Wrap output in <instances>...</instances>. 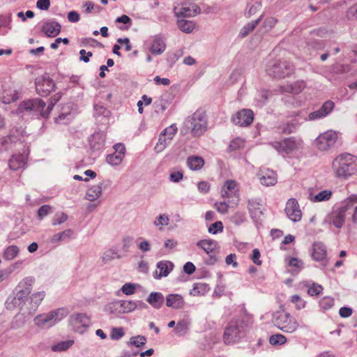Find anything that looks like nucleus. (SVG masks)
<instances>
[{"instance_id":"nucleus-23","label":"nucleus","mask_w":357,"mask_h":357,"mask_svg":"<svg viewBox=\"0 0 357 357\" xmlns=\"http://www.w3.org/2000/svg\"><path fill=\"white\" fill-rule=\"evenodd\" d=\"M185 301L183 296L177 294H169L166 298V305L167 307L174 309H181L184 306Z\"/></svg>"},{"instance_id":"nucleus-9","label":"nucleus","mask_w":357,"mask_h":357,"mask_svg":"<svg viewBox=\"0 0 357 357\" xmlns=\"http://www.w3.org/2000/svg\"><path fill=\"white\" fill-rule=\"evenodd\" d=\"M271 144L278 152L289 154L301 149L303 146V141L294 137H288L280 142H274Z\"/></svg>"},{"instance_id":"nucleus-8","label":"nucleus","mask_w":357,"mask_h":357,"mask_svg":"<svg viewBox=\"0 0 357 357\" xmlns=\"http://www.w3.org/2000/svg\"><path fill=\"white\" fill-rule=\"evenodd\" d=\"M188 121L191 126V132L195 137L203 135L207 130V121L204 112L196 111L190 118Z\"/></svg>"},{"instance_id":"nucleus-50","label":"nucleus","mask_w":357,"mask_h":357,"mask_svg":"<svg viewBox=\"0 0 357 357\" xmlns=\"http://www.w3.org/2000/svg\"><path fill=\"white\" fill-rule=\"evenodd\" d=\"M68 219V215L65 213L61 212L55 214L52 219V225H58L65 222Z\"/></svg>"},{"instance_id":"nucleus-24","label":"nucleus","mask_w":357,"mask_h":357,"mask_svg":"<svg viewBox=\"0 0 357 357\" xmlns=\"http://www.w3.org/2000/svg\"><path fill=\"white\" fill-rule=\"evenodd\" d=\"M156 266V275L158 274V270H159V273L156 278L159 279L162 277H167L169 274V273L173 270L174 264L172 262L169 261L163 260L158 262Z\"/></svg>"},{"instance_id":"nucleus-27","label":"nucleus","mask_w":357,"mask_h":357,"mask_svg":"<svg viewBox=\"0 0 357 357\" xmlns=\"http://www.w3.org/2000/svg\"><path fill=\"white\" fill-rule=\"evenodd\" d=\"M305 83L304 81L299 80L296 81L291 84L287 86H282L281 87L282 91L284 92L298 94L301 93L305 88Z\"/></svg>"},{"instance_id":"nucleus-14","label":"nucleus","mask_w":357,"mask_h":357,"mask_svg":"<svg viewBox=\"0 0 357 357\" xmlns=\"http://www.w3.org/2000/svg\"><path fill=\"white\" fill-rule=\"evenodd\" d=\"M137 303L132 301H117L109 305V310L112 313H129L137 308Z\"/></svg>"},{"instance_id":"nucleus-42","label":"nucleus","mask_w":357,"mask_h":357,"mask_svg":"<svg viewBox=\"0 0 357 357\" xmlns=\"http://www.w3.org/2000/svg\"><path fill=\"white\" fill-rule=\"evenodd\" d=\"M290 301L295 305L297 310L303 309L306 305V301H304L299 295L295 294L290 297Z\"/></svg>"},{"instance_id":"nucleus-34","label":"nucleus","mask_w":357,"mask_h":357,"mask_svg":"<svg viewBox=\"0 0 357 357\" xmlns=\"http://www.w3.org/2000/svg\"><path fill=\"white\" fill-rule=\"evenodd\" d=\"M304 287L307 288V294L311 296L319 295L324 289L323 287L321 284H319L315 282L310 283L309 282H305L304 283Z\"/></svg>"},{"instance_id":"nucleus-61","label":"nucleus","mask_w":357,"mask_h":357,"mask_svg":"<svg viewBox=\"0 0 357 357\" xmlns=\"http://www.w3.org/2000/svg\"><path fill=\"white\" fill-rule=\"evenodd\" d=\"M260 257H261V254H260V252L259 251V250L257 248L254 249L252 250V255L251 257V259L255 264H257L258 266H260L262 263L261 261L259 259Z\"/></svg>"},{"instance_id":"nucleus-35","label":"nucleus","mask_w":357,"mask_h":357,"mask_svg":"<svg viewBox=\"0 0 357 357\" xmlns=\"http://www.w3.org/2000/svg\"><path fill=\"white\" fill-rule=\"evenodd\" d=\"M200 8L197 5H192L191 6L183 7L179 12V15L183 17H192L199 13Z\"/></svg>"},{"instance_id":"nucleus-52","label":"nucleus","mask_w":357,"mask_h":357,"mask_svg":"<svg viewBox=\"0 0 357 357\" xmlns=\"http://www.w3.org/2000/svg\"><path fill=\"white\" fill-rule=\"evenodd\" d=\"M169 217L165 214L160 215L156 220L154 221V225L155 226H160V229H162V227L167 226L169 224Z\"/></svg>"},{"instance_id":"nucleus-16","label":"nucleus","mask_w":357,"mask_h":357,"mask_svg":"<svg viewBox=\"0 0 357 357\" xmlns=\"http://www.w3.org/2000/svg\"><path fill=\"white\" fill-rule=\"evenodd\" d=\"M55 84L48 77H40L36 79V90L42 96H48L54 89Z\"/></svg>"},{"instance_id":"nucleus-30","label":"nucleus","mask_w":357,"mask_h":357,"mask_svg":"<svg viewBox=\"0 0 357 357\" xmlns=\"http://www.w3.org/2000/svg\"><path fill=\"white\" fill-rule=\"evenodd\" d=\"M204 165V160L199 156H190L187 159L188 167L193 171L201 169Z\"/></svg>"},{"instance_id":"nucleus-22","label":"nucleus","mask_w":357,"mask_h":357,"mask_svg":"<svg viewBox=\"0 0 357 357\" xmlns=\"http://www.w3.org/2000/svg\"><path fill=\"white\" fill-rule=\"evenodd\" d=\"M61 25L54 21L46 22L42 27V31L48 37H55L61 31Z\"/></svg>"},{"instance_id":"nucleus-29","label":"nucleus","mask_w":357,"mask_h":357,"mask_svg":"<svg viewBox=\"0 0 357 357\" xmlns=\"http://www.w3.org/2000/svg\"><path fill=\"white\" fill-rule=\"evenodd\" d=\"M146 301L154 308H160L164 303V296L160 292H152L146 299Z\"/></svg>"},{"instance_id":"nucleus-41","label":"nucleus","mask_w":357,"mask_h":357,"mask_svg":"<svg viewBox=\"0 0 357 357\" xmlns=\"http://www.w3.org/2000/svg\"><path fill=\"white\" fill-rule=\"evenodd\" d=\"M18 93L15 91H4L2 96V102L4 104H9L12 102H15L18 99Z\"/></svg>"},{"instance_id":"nucleus-28","label":"nucleus","mask_w":357,"mask_h":357,"mask_svg":"<svg viewBox=\"0 0 357 357\" xmlns=\"http://www.w3.org/2000/svg\"><path fill=\"white\" fill-rule=\"evenodd\" d=\"M166 48V45L164 40L158 36L154 37L151 45L150 47V52L153 54H161Z\"/></svg>"},{"instance_id":"nucleus-31","label":"nucleus","mask_w":357,"mask_h":357,"mask_svg":"<svg viewBox=\"0 0 357 357\" xmlns=\"http://www.w3.org/2000/svg\"><path fill=\"white\" fill-rule=\"evenodd\" d=\"M262 204L258 199H251L248 200V208L250 215L257 216L261 214Z\"/></svg>"},{"instance_id":"nucleus-45","label":"nucleus","mask_w":357,"mask_h":357,"mask_svg":"<svg viewBox=\"0 0 357 357\" xmlns=\"http://www.w3.org/2000/svg\"><path fill=\"white\" fill-rule=\"evenodd\" d=\"M287 337L282 334H275L270 337L269 342L272 345H282L287 342Z\"/></svg>"},{"instance_id":"nucleus-37","label":"nucleus","mask_w":357,"mask_h":357,"mask_svg":"<svg viewBox=\"0 0 357 357\" xmlns=\"http://www.w3.org/2000/svg\"><path fill=\"white\" fill-rule=\"evenodd\" d=\"M73 233V231L72 229H66L62 232L54 234L51 238V242L53 243H56L60 241H63L66 238H70Z\"/></svg>"},{"instance_id":"nucleus-15","label":"nucleus","mask_w":357,"mask_h":357,"mask_svg":"<svg viewBox=\"0 0 357 357\" xmlns=\"http://www.w3.org/2000/svg\"><path fill=\"white\" fill-rule=\"evenodd\" d=\"M284 211L287 217L294 222H299L302 218V211L299 204L294 198L287 200Z\"/></svg>"},{"instance_id":"nucleus-64","label":"nucleus","mask_w":357,"mask_h":357,"mask_svg":"<svg viewBox=\"0 0 357 357\" xmlns=\"http://www.w3.org/2000/svg\"><path fill=\"white\" fill-rule=\"evenodd\" d=\"M339 314L340 317L343 318H347L351 315L352 309L347 307H342L340 309Z\"/></svg>"},{"instance_id":"nucleus-32","label":"nucleus","mask_w":357,"mask_h":357,"mask_svg":"<svg viewBox=\"0 0 357 357\" xmlns=\"http://www.w3.org/2000/svg\"><path fill=\"white\" fill-rule=\"evenodd\" d=\"M209 290L208 284L202 282L195 283L190 294L193 296H199L205 294Z\"/></svg>"},{"instance_id":"nucleus-58","label":"nucleus","mask_w":357,"mask_h":357,"mask_svg":"<svg viewBox=\"0 0 357 357\" xmlns=\"http://www.w3.org/2000/svg\"><path fill=\"white\" fill-rule=\"evenodd\" d=\"M289 266L296 268L297 271H300L303 266V261L298 258L292 257L289 260Z\"/></svg>"},{"instance_id":"nucleus-53","label":"nucleus","mask_w":357,"mask_h":357,"mask_svg":"<svg viewBox=\"0 0 357 357\" xmlns=\"http://www.w3.org/2000/svg\"><path fill=\"white\" fill-rule=\"evenodd\" d=\"M136 286L132 283H126L121 287L122 292L126 295H132L135 292Z\"/></svg>"},{"instance_id":"nucleus-7","label":"nucleus","mask_w":357,"mask_h":357,"mask_svg":"<svg viewBox=\"0 0 357 357\" xmlns=\"http://www.w3.org/2000/svg\"><path fill=\"white\" fill-rule=\"evenodd\" d=\"M35 283V278L32 276L26 277L17 284V292L14 297V304L21 305L26 300L32 291V287Z\"/></svg>"},{"instance_id":"nucleus-19","label":"nucleus","mask_w":357,"mask_h":357,"mask_svg":"<svg viewBox=\"0 0 357 357\" xmlns=\"http://www.w3.org/2000/svg\"><path fill=\"white\" fill-rule=\"evenodd\" d=\"M334 105V102L331 100L325 102L319 110L311 112L309 114V119L314 120L326 116L333 110Z\"/></svg>"},{"instance_id":"nucleus-47","label":"nucleus","mask_w":357,"mask_h":357,"mask_svg":"<svg viewBox=\"0 0 357 357\" xmlns=\"http://www.w3.org/2000/svg\"><path fill=\"white\" fill-rule=\"evenodd\" d=\"M189 323L186 320H181L177 322L175 327V331L177 334L181 335L185 333L188 330Z\"/></svg>"},{"instance_id":"nucleus-36","label":"nucleus","mask_w":357,"mask_h":357,"mask_svg":"<svg viewBox=\"0 0 357 357\" xmlns=\"http://www.w3.org/2000/svg\"><path fill=\"white\" fill-rule=\"evenodd\" d=\"M178 28L185 33H190L195 27V24L192 21L179 20L177 22Z\"/></svg>"},{"instance_id":"nucleus-20","label":"nucleus","mask_w":357,"mask_h":357,"mask_svg":"<svg viewBox=\"0 0 357 357\" xmlns=\"http://www.w3.org/2000/svg\"><path fill=\"white\" fill-rule=\"evenodd\" d=\"M259 176L261 183L264 185L271 186L277 183L276 174L273 170H261Z\"/></svg>"},{"instance_id":"nucleus-21","label":"nucleus","mask_w":357,"mask_h":357,"mask_svg":"<svg viewBox=\"0 0 357 357\" xmlns=\"http://www.w3.org/2000/svg\"><path fill=\"white\" fill-rule=\"evenodd\" d=\"M327 251L325 245L320 242L313 243L312 248V257L314 260L321 261L326 259Z\"/></svg>"},{"instance_id":"nucleus-51","label":"nucleus","mask_w":357,"mask_h":357,"mask_svg":"<svg viewBox=\"0 0 357 357\" xmlns=\"http://www.w3.org/2000/svg\"><path fill=\"white\" fill-rule=\"evenodd\" d=\"M214 207L218 213L225 214L228 213L229 206L225 201H223L215 202Z\"/></svg>"},{"instance_id":"nucleus-39","label":"nucleus","mask_w":357,"mask_h":357,"mask_svg":"<svg viewBox=\"0 0 357 357\" xmlns=\"http://www.w3.org/2000/svg\"><path fill=\"white\" fill-rule=\"evenodd\" d=\"M262 15H261L257 20L253 21L250 23H248L245 26H244L240 32V34L242 37H245L248 36L252 31H253L255 27L259 24V22L261 20Z\"/></svg>"},{"instance_id":"nucleus-54","label":"nucleus","mask_w":357,"mask_h":357,"mask_svg":"<svg viewBox=\"0 0 357 357\" xmlns=\"http://www.w3.org/2000/svg\"><path fill=\"white\" fill-rule=\"evenodd\" d=\"M334 305V300L331 297H324L320 301V306L324 310L331 308Z\"/></svg>"},{"instance_id":"nucleus-25","label":"nucleus","mask_w":357,"mask_h":357,"mask_svg":"<svg viewBox=\"0 0 357 357\" xmlns=\"http://www.w3.org/2000/svg\"><path fill=\"white\" fill-rule=\"evenodd\" d=\"M197 246L202 249L206 254H212L218 248V243L213 239H203L197 243Z\"/></svg>"},{"instance_id":"nucleus-46","label":"nucleus","mask_w":357,"mask_h":357,"mask_svg":"<svg viewBox=\"0 0 357 357\" xmlns=\"http://www.w3.org/2000/svg\"><path fill=\"white\" fill-rule=\"evenodd\" d=\"M73 340H67L61 342L52 347V350L54 351H63L69 349L73 344Z\"/></svg>"},{"instance_id":"nucleus-44","label":"nucleus","mask_w":357,"mask_h":357,"mask_svg":"<svg viewBox=\"0 0 357 357\" xmlns=\"http://www.w3.org/2000/svg\"><path fill=\"white\" fill-rule=\"evenodd\" d=\"M123 159V157H122L121 155L114 153L112 154H109L107 156L106 161L108 164L116 166L120 165Z\"/></svg>"},{"instance_id":"nucleus-49","label":"nucleus","mask_w":357,"mask_h":357,"mask_svg":"<svg viewBox=\"0 0 357 357\" xmlns=\"http://www.w3.org/2000/svg\"><path fill=\"white\" fill-rule=\"evenodd\" d=\"M245 142L243 139L240 137H236L234 139L229 145V149L230 151H235L241 149L244 146Z\"/></svg>"},{"instance_id":"nucleus-63","label":"nucleus","mask_w":357,"mask_h":357,"mask_svg":"<svg viewBox=\"0 0 357 357\" xmlns=\"http://www.w3.org/2000/svg\"><path fill=\"white\" fill-rule=\"evenodd\" d=\"M37 7L43 10H47L49 9L50 6V0H38L36 3Z\"/></svg>"},{"instance_id":"nucleus-62","label":"nucleus","mask_w":357,"mask_h":357,"mask_svg":"<svg viewBox=\"0 0 357 357\" xmlns=\"http://www.w3.org/2000/svg\"><path fill=\"white\" fill-rule=\"evenodd\" d=\"M277 22V20L274 17H268L265 20L264 22V26L265 27V29L266 30H268V29H271V28H273L275 24H276Z\"/></svg>"},{"instance_id":"nucleus-40","label":"nucleus","mask_w":357,"mask_h":357,"mask_svg":"<svg viewBox=\"0 0 357 357\" xmlns=\"http://www.w3.org/2000/svg\"><path fill=\"white\" fill-rule=\"evenodd\" d=\"M18 252L19 248L16 245H10L5 250L3 257L6 260H12L17 255Z\"/></svg>"},{"instance_id":"nucleus-26","label":"nucleus","mask_w":357,"mask_h":357,"mask_svg":"<svg viewBox=\"0 0 357 357\" xmlns=\"http://www.w3.org/2000/svg\"><path fill=\"white\" fill-rule=\"evenodd\" d=\"M26 158L23 154H15L12 155L9 160V167L10 169L16 171L22 168L26 165Z\"/></svg>"},{"instance_id":"nucleus-60","label":"nucleus","mask_w":357,"mask_h":357,"mask_svg":"<svg viewBox=\"0 0 357 357\" xmlns=\"http://www.w3.org/2000/svg\"><path fill=\"white\" fill-rule=\"evenodd\" d=\"M197 187H198V190L200 192L207 193L209 192L211 185L208 182L203 181H200L198 183Z\"/></svg>"},{"instance_id":"nucleus-13","label":"nucleus","mask_w":357,"mask_h":357,"mask_svg":"<svg viewBox=\"0 0 357 357\" xmlns=\"http://www.w3.org/2000/svg\"><path fill=\"white\" fill-rule=\"evenodd\" d=\"M221 196L225 199L234 198L235 205L238 204L239 198V189L236 181L234 180H227L221 188Z\"/></svg>"},{"instance_id":"nucleus-3","label":"nucleus","mask_w":357,"mask_h":357,"mask_svg":"<svg viewBox=\"0 0 357 357\" xmlns=\"http://www.w3.org/2000/svg\"><path fill=\"white\" fill-rule=\"evenodd\" d=\"M60 96L57 95L51 98V102L45 109L46 104L45 102L39 98H35L31 100H28L26 101H23L20 103L18 107V111L20 113L24 112H33L36 113H39L43 117H48L51 110L52 109L54 104L59 101Z\"/></svg>"},{"instance_id":"nucleus-2","label":"nucleus","mask_w":357,"mask_h":357,"mask_svg":"<svg viewBox=\"0 0 357 357\" xmlns=\"http://www.w3.org/2000/svg\"><path fill=\"white\" fill-rule=\"evenodd\" d=\"M272 321L275 326L286 333H295L300 327L297 319L282 307L273 314Z\"/></svg>"},{"instance_id":"nucleus-33","label":"nucleus","mask_w":357,"mask_h":357,"mask_svg":"<svg viewBox=\"0 0 357 357\" xmlns=\"http://www.w3.org/2000/svg\"><path fill=\"white\" fill-rule=\"evenodd\" d=\"M102 194V186L100 185H93L88 189L86 198L89 201L93 202L96 200Z\"/></svg>"},{"instance_id":"nucleus-38","label":"nucleus","mask_w":357,"mask_h":357,"mask_svg":"<svg viewBox=\"0 0 357 357\" xmlns=\"http://www.w3.org/2000/svg\"><path fill=\"white\" fill-rule=\"evenodd\" d=\"M332 191L330 190H324L312 197L311 200L314 202H321L328 201L332 196Z\"/></svg>"},{"instance_id":"nucleus-43","label":"nucleus","mask_w":357,"mask_h":357,"mask_svg":"<svg viewBox=\"0 0 357 357\" xmlns=\"http://www.w3.org/2000/svg\"><path fill=\"white\" fill-rule=\"evenodd\" d=\"M45 296V292L44 291H38L33 294L31 297V303H33V307H37Z\"/></svg>"},{"instance_id":"nucleus-17","label":"nucleus","mask_w":357,"mask_h":357,"mask_svg":"<svg viewBox=\"0 0 357 357\" xmlns=\"http://www.w3.org/2000/svg\"><path fill=\"white\" fill-rule=\"evenodd\" d=\"M70 322L75 331L83 333L90 325L89 318L84 314H73L70 317Z\"/></svg>"},{"instance_id":"nucleus-5","label":"nucleus","mask_w":357,"mask_h":357,"mask_svg":"<svg viewBox=\"0 0 357 357\" xmlns=\"http://www.w3.org/2000/svg\"><path fill=\"white\" fill-rule=\"evenodd\" d=\"M357 203V195L349 196L344 202V205L333 210L329 215L328 219L336 228H341L345 221L346 212Z\"/></svg>"},{"instance_id":"nucleus-11","label":"nucleus","mask_w":357,"mask_h":357,"mask_svg":"<svg viewBox=\"0 0 357 357\" xmlns=\"http://www.w3.org/2000/svg\"><path fill=\"white\" fill-rule=\"evenodd\" d=\"M266 71L270 76L284 78L293 73L294 67L293 65L289 62L279 61L269 65Z\"/></svg>"},{"instance_id":"nucleus-56","label":"nucleus","mask_w":357,"mask_h":357,"mask_svg":"<svg viewBox=\"0 0 357 357\" xmlns=\"http://www.w3.org/2000/svg\"><path fill=\"white\" fill-rule=\"evenodd\" d=\"M125 333L123 328H113L111 331L110 337L112 340H119Z\"/></svg>"},{"instance_id":"nucleus-4","label":"nucleus","mask_w":357,"mask_h":357,"mask_svg":"<svg viewBox=\"0 0 357 357\" xmlns=\"http://www.w3.org/2000/svg\"><path fill=\"white\" fill-rule=\"evenodd\" d=\"M248 329V324L243 319H236L229 323L225 328L223 341L227 344L235 343L245 336Z\"/></svg>"},{"instance_id":"nucleus-10","label":"nucleus","mask_w":357,"mask_h":357,"mask_svg":"<svg viewBox=\"0 0 357 357\" xmlns=\"http://www.w3.org/2000/svg\"><path fill=\"white\" fill-rule=\"evenodd\" d=\"M337 139V133L333 130H328L316 138L314 145L318 150L326 151L335 145Z\"/></svg>"},{"instance_id":"nucleus-57","label":"nucleus","mask_w":357,"mask_h":357,"mask_svg":"<svg viewBox=\"0 0 357 357\" xmlns=\"http://www.w3.org/2000/svg\"><path fill=\"white\" fill-rule=\"evenodd\" d=\"M52 211V207L49 205L42 206L38 211V215L40 219L48 215Z\"/></svg>"},{"instance_id":"nucleus-18","label":"nucleus","mask_w":357,"mask_h":357,"mask_svg":"<svg viewBox=\"0 0 357 357\" xmlns=\"http://www.w3.org/2000/svg\"><path fill=\"white\" fill-rule=\"evenodd\" d=\"M253 119V112L249 109H243L233 116L232 121L240 126H248L252 123Z\"/></svg>"},{"instance_id":"nucleus-48","label":"nucleus","mask_w":357,"mask_h":357,"mask_svg":"<svg viewBox=\"0 0 357 357\" xmlns=\"http://www.w3.org/2000/svg\"><path fill=\"white\" fill-rule=\"evenodd\" d=\"M146 342V338L144 336L138 335L130 338L129 343L137 347L144 346Z\"/></svg>"},{"instance_id":"nucleus-12","label":"nucleus","mask_w":357,"mask_h":357,"mask_svg":"<svg viewBox=\"0 0 357 357\" xmlns=\"http://www.w3.org/2000/svg\"><path fill=\"white\" fill-rule=\"evenodd\" d=\"M177 130L178 129L175 124H172L163 130L160 134L158 141L154 147L156 153H161L165 149L167 144L176 134Z\"/></svg>"},{"instance_id":"nucleus-55","label":"nucleus","mask_w":357,"mask_h":357,"mask_svg":"<svg viewBox=\"0 0 357 357\" xmlns=\"http://www.w3.org/2000/svg\"><path fill=\"white\" fill-rule=\"evenodd\" d=\"M223 230V225L221 221H217L213 223L208 227V232L213 234H217L218 231H222Z\"/></svg>"},{"instance_id":"nucleus-59","label":"nucleus","mask_w":357,"mask_h":357,"mask_svg":"<svg viewBox=\"0 0 357 357\" xmlns=\"http://www.w3.org/2000/svg\"><path fill=\"white\" fill-rule=\"evenodd\" d=\"M117 256V253L113 250H109L106 251L102 255V261L107 262Z\"/></svg>"},{"instance_id":"nucleus-1","label":"nucleus","mask_w":357,"mask_h":357,"mask_svg":"<svg viewBox=\"0 0 357 357\" xmlns=\"http://www.w3.org/2000/svg\"><path fill=\"white\" fill-rule=\"evenodd\" d=\"M332 169L337 178L347 179L357 173V158L349 153L339 155L333 160Z\"/></svg>"},{"instance_id":"nucleus-6","label":"nucleus","mask_w":357,"mask_h":357,"mask_svg":"<svg viewBox=\"0 0 357 357\" xmlns=\"http://www.w3.org/2000/svg\"><path fill=\"white\" fill-rule=\"evenodd\" d=\"M68 314L66 308H59L47 314L38 315L34 319V324L40 328H48L65 318Z\"/></svg>"}]
</instances>
